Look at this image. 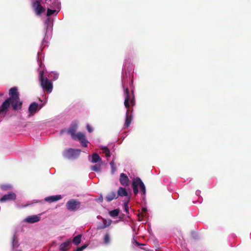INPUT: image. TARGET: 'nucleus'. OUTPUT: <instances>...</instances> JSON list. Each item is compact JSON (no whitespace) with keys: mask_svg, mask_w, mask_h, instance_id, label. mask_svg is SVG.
<instances>
[{"mask_svg":"<svg viewBox=\"0 0 251 251\" xmlns=\"http://www.w3.org/2000/svg\"><path fill=\"white\" fill-rule=\"evenodd\" d=\"M133 191L135 194H137L140 192L143 197V199H144V196L146 195V189H133Z\"/></svg>","mask_w":251,"mask_h":251,"instance_id":"c756f323","label":"nucleus"},{"mask_svg":"<svg viewBox=\"0 0 251 251\" xmlns=\"http://www.w3.org/2000/svg\"><path fill=\"white\" fill-rule=\"evenodd\" d=\"M120 213V210L119 209H116L113 210H111L109 212V214L110 216L115 217L117 216Z\"/></svg>","mask_w":251,"mask_h":251,"instance_id":"bb28decb","label":"nucleus"},{"mask_svg":"<svg viewBox=\"0 0 251 251\" xmlns=\"http://www.w3.org/2000/svg\"><path fill=\"white\" fill-rule=\"evenodd\" d=\"M62 198L61 195H53L47 197L45 198V201L49 202H52L56 201Z\"/></svg>","mask_w":251,"mask_h":251,"instance_id":"a211bd4d","label":"nucleus"},{"mask_svg":"<svg viewBox=\"0 0 251 251\" xmlns=\"http://www.w3.org/2000/svg\"><path fill=\"white\" fill-rule=\"evenodd\" d=\"M88 245V244H85L80 247L77 248L75 251H82L87 247Z\"/></svg>","mask_w":251,"mask_h":251,"instance_id":"2f4dec72","label":"nucleus"},{"mask_svg":"<svg viewBox=\"0 0 251 251\" xmlns=\"http://www.w3.org/2000/svg\"><path fill=\"white\" fill-rule=\"evenodd\" d=\"M9 95L10 99L12 102V107L15 110H19L22 107V102L20 100L19 95L16 87H12L10 89Z\"/></svg>","mask_w":251,"mask_h":251,"instance_id":"20e7f679","label":"nucleus"},{"mask_svg":"<svg viewBox=\"0 0 251 251\" xmlns=\"http://www.w3.org/2000/svg\"><path fill=\"white\" fill-rule=\"evenodd\" d=\"M200 193H201V191H200V190H197L196 191V194L197 196L199 195L200 194Z\"/></svg>","mask_w":251,"mask_h":251,"instance_id":"e433bc0d","label":"nucleus"},{"mask_svg":"<svg viewBox=\"0 0 251 251\" xmlns=\"http://www.w3.org/2000/svg\"><path fill=\"white\" fill-rule=\"evenodd\" d=\"M131 71V68L129 66H127V65L125 63L122 71V85L124 90V104L125 107L127 108L126 115V121L124 125L125 128L129 126L132 120L131 116H129L128 108L129 107V103L131 105L134 104V96L133 90H132L131 94H130L128 90V85L130 87L132 85L131 78L133 76V74Z\"/></svg>","mask_w":251,"mask_h":251,"instance_id":"f257e3e1","label":"nucleus"},{"mask_svg":"<svg viewBox=\"0 0 251 251\" xmlns=\"http://www.w3.org/2000/svg\"><path fill=\"white\" fill-rule=\"evenodd\" d=\"M12 102L9 99H6L1 104L0 107V113L5 114Z\"/></svg>","mask_w":251,"mask_h":251,"instance_id":"f8f14e48","label":"nucleus"},{"mask_svg":"<svg viewBox=\"0 0 251 251\" xmlns=\"http://www.w3.org/2000/svg\"><path fill=\"white\" fill-rule=\"evenodd\" d=\"M30 205V204H26V205H25L23 206V207H26V206H28V205Z\"/></svg>","mask_w":251,"mask_h":251,"instance_id":"ea45409f","label":"nucleus"},{"mask_svg":"<svg viewBox=\"0 0 251 251\" xmlns=\"http://www.w3.org/2000/svg\"><path fill=\"white\" fill-rule=\"evenodd\" d=\"M20 244L18 236L14 234L12 239L11 250L12 251H18L17 249L19 248Z\"/></svg>","mask_w":251,"mask_h":251,"instance_id":"4468645a","label":"nucleus"},{"mask_svg":"<svg viewBox=\"0 0 251 251\" xmlns=\"http://www.w3.org/2000/svg\"><path fill=\"white\" fill-rule=\"evenodd\" d=\"M100 149L102 150V152L105 154L106 157H109L111 156L110 151L107 147L101 146Z\"/></svg>","mask_w":251,"mask_h":251,"instance_id":"b1692460","label":"nucleus"},{"mask_svg":"<svg viewBox=\"0 0 251 251\" xmlns=\"http://www.w3.org/2000/svg\"><path fill=\"white\" fill-rule=\"evenodd\" d=\"M40 54V52H38V53H37V60H38V61H39V60Z\"/></svg>","mask_w":251,"mask_h":251,"instance_id":"4c0bfd02","label":"nucleus"},{"mask_svg":"<svg viewBox=\"0 0 251 251\" xmlns=\"http://www.w3.org/2000/svg\"><path fill=\"white\" fill-rule=\"evenodd\" d=\"M40 201L34 200L32 203H38V202H39Z\"/></svg>","mask_w":251,"mask_h":251,"instance_id":"58836bf2","label":"nucleus"},{"mask_svg":"<svg viewBox=\"0 0 251 251\" xmlns=\"http://www.w3.org/2000/svg\"><path fill=\"white\" fill-rule=\"evenodd\" d=\"M72 240L71 239H68L65 242L61 243L59 245V249L60 251H68L71 247Z\"/></svg>","mask_w":251,"mask_h":251,"instance_id":"ddd939ff","label":"nucleus"},{"mask_svg":"<svg viewBox=\"0 0 251 251\" xmlns=\"http://www.w3.org/2000/svg\"><path fill=\"white\" fill-rule=\"evenodd\" d=\"M38 103L35 102L31 103L28 107L29 116L34 115L38 110Z\"/></svg>","mask_w":251,"mask_h":251,"instance_id":"dca6fc26","label":"nucleus"},{"mask_svg":"<svg viewBox=\"0 0 251 251\" xmlns=\"http://www.w3.org/2000/svg\"><path fill=\"white\" fill-rule=\"evenodd\" d=\"M74 139H77L79 140L83 147H86L87 146V143H88V141L86 140L85 135L84 133L82 132H78L76 133L75 138H73Z\"/></svg>","mask_w":251,"mask_h":251,"instance_id":"1a4fd4ad","label":"nucleus"},{"mask_svg":"<svg viewBox=\"0 0 251 251\" xmlns=\"http://www.w3.org/2000/svg\"><path fill=\"white\" fill-rule=\"evenodd\" d=\"M80 152V150L70 148L64 151L63 156L68 159L74 160L78 157Z\"/></svg>","mask_w":251,"mask_h":251,"instance_id":"39448f33","label":"nucleus"},{"mask_svg":"<svg viewBox=\"0 0 251 251\" xmlns=\"http://www.w3.org/2000/svg\"><path fill=\"white\" fill-rule=\"evenodd\" d=\"M118 197V195H117V193L114 192H111V193L107 195L105 199L107 201H110L113 200L114 199H116Z\"/></svg>","mask_w":251,"mask_h":251,"instance_id":"412c9836","label":"nucleus"},{"mask_svg":"<svg viewBox=\"0 0 251 251\" xmlns=\"http://www.w3.org/2000/svg\"><path fill=\"white\" fill-rule=\"evenodd\" d=\"M129 197H128L127 198V200H125L124 202V206L125 209V212L126 213H128L129 211V208H128V202L129 201Z\"/></svg>","mask_w":251,"mask_h":251,"instance_id":"c85d7f7f","label":"nucleus"},{"mask_svg":"<svg viewBox=\"0 0 251 251\" xmlns=\"http://www.w3.org/2000/svg\"><path fill=\"white\" fill-rule=\"evenodd\" d=\"M118 196L125 197V200H127L128 197L130 199V194H129L126 191V189H118Z\"/></svg>","mask_w":251,"mask_h":251,"instance_id":"aec40b11","label":"nucleus"},{"mask_svg":"<svg viewBox=\"0 0 251 251\" xmlns=\"http://www.w3.org/2000/svg\"><path fill=\"white\" fill-rule=\"evenodd\" d=\"M111 222L110 219H103L102 224L98 226V229H103L111 225Z\"/></svg>","mask_w":251,"mask_h":251,"instance_id":"6ab92c4d","label":"nucleus"},{"mask_svg":"<svg viewBox=\"0 0 251 251\" xmlns=\"http://www.w3.org/2000/svg\"><path fill=\"white\" fill-rule=\"evenodd\" d=\"M86 128L88 131L90 133L92 132L93 130V128L89 124L86 125Z\"/></svg>","mask_w":251,"mask_h":251,"instance_id":"f704fd0d","label":"nucleus"},{"mask_svg":"<svg viewBox=\"0 0 251 251\" xmlns=\"http://www.w3.org/2000/svg\"><path fill=\"white\" fill-rule=\"evenodd\" d=\"M76 129V125H72L68 130V132L71 135L73 138H75V132Z\"/></svg>","mask_w":251,"mask_h":251,"instance_id":"4be33fe9","label":"nucleus"},{"mask_svg":"<svg viewBox=\"0 0 251 251\" xmlns=\"http://www.w3.org/2000/svg\"><path fill=\"white\" fill-rule=\"evenodd\" d=\"M119 180L121 184L124 186H127L129 184V178L124 173L120 174Z\"/></svg>","mask_w":251,"mask_h":251,"instance_id":"2eb2a0df","label":"nucleus"},{"mask_svg":"<svg viewBox=\"0 0 251 251\" xmlns=\"http://www.w3.org/2000/svg\"><path fill=\"white\" fill-rule=\"evenodd\" d=\"M57 9H58V10L56 9H50V8H48L47 16H50L54 13L57 14L58 13V12H59L60 8Z\"/></svg>","mask_w":251,"mask_h":251,"instance_id":"cd10ccee","label":"nucleus"},{"mask_svg":"<svg viewBox=\"0 0 251 251\" xmlns=\"http://www.w3.org/2000/svg\"><path fill=\"white\" fill-rule=\"evenodd\" d=\"M32 7L36 15H40L45 10V8L41 5L40 0H32Z\"/></svg>","mask_w":251,"mask_h":251,"instance_id":"0eeeda50","label":"nucleus"},{"mask_svg":"<svg viewBox=\"0 0 251 251\" xmlns=\"http://www.w3.org/2000/svg\"><path fill=\"white\" fill-rule=\"evenodd\" d=\"M132 188H146L145 185L139 177H134L132 179Z\"/></svg>","mask_w":251,"mask_h":251,"instance_id":"6e6552de","label":"nucleus"},{"mask_svg":"<svg viewBox=\"0 0 251 251\" xmlns=\"http://www.w3.org/2000/svg\"><path fill=\"white\" fill-rule=\"evenodd\" d=\"M54 1V5H55V6L56 7V8L57 9H59L60 8V2H59V0H53Z\"/></svg>","mask_w":251,"mask_h":251,"instance_id":"72a5a7b5","label":"nucleus"},{"mask_svg":"<svg viewBox=\"0 0 251 251\" xmlns=\"http://www.w3.org/2000/svg\"><path fill=\"white\" fill-rule=\"evenodd\" d=\"M41 62H40V66H41Z\"/></svg>","mask_w":251,"mask_h":251,"instance_id":"79ce46f5","label":"nucleus"},{"mask_svg":"<svg viewBox=\"0 0 251 251\" xmlns=\"http://www.w3.org/2000/svg\"><path fill=\"white\" fill-rule=\"evenodd\" d=\"M41 214L29 216L24 220V221L28 224H34L40 221Z\"/></svg>","mask_w":251,"mask_h":251,"instance_id":"9d476101","label":"nucleus"},{"mask_svg":"<svg viewBox=\"0 0 251 251\" xmlns=\"http://www.w3.org/2000/svg\"><path fill=\"white\" fill-rule=\"evenodd\" d=\"M110 242V236L109 233H106L103 238V243L105 245H107L109 244Z\"/></svg>","mask_w":251,"mask_h":251,"instance_id":"a878e982","label":"nucleus"},{"mask_svg":"<svg viewBox=\"0 0 251 251\" xmlns=\"http://www.w3.org/2000/svg\"><path fill=\"white\" fill-rule=\"evenodd\" d=\"M59 74L55 72H52L48 75V77L44 76V72L40 71L39 74V79L40 82L41 87L44 90H46L48 93L52 92L53 85L52 82L49 80V78H51L52 80L54 81L58 78Z\"/></svg>","mask_w":251,"mask_h":251,"instance_id":"f03ea898","label":"nucleus"},{"mask_svg":"<svg viewBox=\"0 0 251 251\" xmlns=\"http://www.w3.org/2000/svg\"><path fill=\"white\" fill-rule=\"evenodd\" d=\"M66 207L68 210L75 211L78 210L80 207V202L75 200L72 199L66 203Z\"/></svg>","mask_w":251,"mask_h":251,"instance_id":"423d86ee","label":"nucleus"},{"mask_svg":"<svg viewBox=\"0 0 251 251\" xmlns=\"http://www.w3.org/2000/svg\"><path fill=\"white\" fill-rule=\"evenodd\" d=\"M134 243L136 244V245H137V246H144V244H140L139 242H138L136 240H134Z\"/></svg>","mask_w":251,"mask_h":251,"instance_id":"c9c22d12","label":"nucleus"},{"mask_svg":"<svg viewBox=\"0 0 251 251\" xmlns=\"http://www.w3.org/2000/svg\"><path fill=\"white\" fill-rule=\"evenodd\" d=\"M91 170L96 172H100L101 171V165L100 164H95L91 167Z\"/></svg>","mask_w":251,"mask_h":251,"instance_id":"393cba45","label":"nucleus"},{"mask_svg":"<svg viewBox=\"0 0 251 251\" xmlns=\"http://www.w3.org/2000/svg\"><path fill=\"white\" fill-rule=\"evenodd\" d=\"M13 186L10 184H4L0 186V188H12Z\"/></svg>","mask_w":251,"mask_h":251,"instance_id":"473e14b6","label":"nucleus"},{"mask_svg":"<svg viewBox=\"0 0 251 251\" xmlns=\"http://www.w3.org/2000/svg\"><path fill=\"white\" fill-rule=\"evenodd\" d=\"M89 160L92 163H97L102 161L101 158L97 153H93L91 156L89 155Z\"/></svg>","mask_w":251,"mask_h":251,"instance_id":"f3484780","label":"nucleus"},{"mask_svg":"<svg viewBox=\"0 0 251 251\" xmlns=\"http://www.w3.org/2000/svg\"><path fill=\"white\" fill-rule=\"evenodd\" d=\"M3 95V93H0V97Z\"/></svg>","mask_w":251,"mask_h":251,"instance_id":"a19ab883","label":"nucleus"},{"mask_svg":"<svg viewBox=\"0 0 251 251\" xmlns=\"http://www.w3.org/2000/svg\"><path fill=\"white\" fill-rule=\"evenodd\" d=\"M45 28H46L45 35L40 46V50H42L49 43V40L51 38L53 23L50 18H47L45 22Z\"/></svg>","mask_w":251,"mask_h":251,"instance_id":"7ed1b4c3","label":"nucleus"},{"mask_svg":"<svg viewBox=\"0 0 251 251\" xmlns=\"http://www.w3.org/2000/svg\"><path fill=\"white\" fill-rule=\"evenodd\" d=\"M81 237H82V236L81 235L79 234V235H78L76 236H75L73 240L72 241V242L76 246L78 245L80 242H81Z\"/></svg>","mask_w":251,"mask_h":251,"instance_id":"5701e85b","label":"nucleus"},{"mask_svg":"<svg viewBox=\"0 0 251 251\" xmlns=\"http://www.w3.org/2000/svg\"><path fill=\"white\" fill-rule=\"evenodd\" d=\"M16 198V194L13 192H9L8 194L3 195L0 199V202H4L7 201H14Z\"/></svg>","mask_w":251,"mask_h":251,"instance_id":"9b49d317","label":"nucleus"},{"mask_svg":"<svg viewBox=\"0 0 251 251\" xmlns=\"http://www.w3.org/2000/svg\"><path fill=\"white\" fill-rule=\"evenodd\" d=\"M110 165L111 168V174H114L117 170V168L116 166V164L113 160L111 161V162L110 163Z\"/></svg>","mask_w":251,"mask_h":251,"instance_id":"7c9ffc66","label":"nucleus"}]
</instances>
